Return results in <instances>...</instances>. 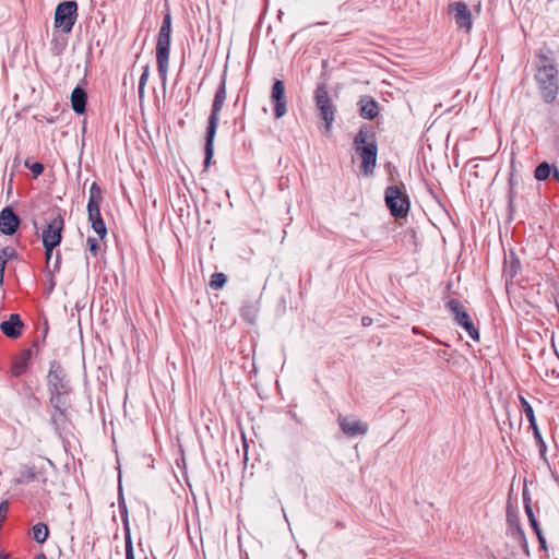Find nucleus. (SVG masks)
Masks as SVG:
<instances>
[{"label": "nucleus", "mask_w": 559, "mask_h": 559, "mask_svg": "<svg viewBox=\"0 0 559 559\" xmlns=\"http://www.w3.org/2000/svg\"><path fill=\"white\" fill-rule=\"evenodd\" d=\"M64 227V219L59 214L49 223H47L46 227L43 230L41 239L43 246L45 249V258L47 267H49L53 249L58 247L62 240V231Z\"/></svg>", "instance_id": "6"}, {"label": "nucleus", "mask_w": 559, "mask_h": 559, "mask_svg": "<svg viewBox=\"0 0 559 559\" xmlns=\"http://www.w3.org/2000/svg\"><path fill=\"white\" fill-rule=\"evenodd\" d=\"M226 70L224 71L221 83L214 94L211 114L209 116L207 120V127L205 132V145H204V169L206 170L211 163L212 158L214 156V140L219 122L221 111L223 110V107L225 105L226 98H227V90H226Z\"/></svg>", "instance_id": "1"}, {"label": "nucleus", "mask_w": 559, "mask_h": 559, "mask_svg": "<svg viewBox=\"0 0 559 559\" xmlns=\"http://www.w3.org/2000/svg\"><path fill=\"white\" fill-rule=\"evenodd\" d=\"M35 559H47V557L44 552H40L35 557Z\"/></svg>", "instance_id": "48"}, {"label": "nucleus", "mask_w": 559, "mask_h": 559, "mask_svg": "<svg viewBox=\"0 0 559 559\" xmlns=\"http://www.w3.org/2000/svg\"><path fill=\"white\" fill-rule=\"evenodd\" d=\"M507 522L511 528L518 527L521 525L519 515L512 504L507 506Z\"/></svg>", "instance_id": "29"}, {"label": "nucleus", "mask_w": 559, "mask_h": 559, "mask_svg": "<svg viewBox=\"0 0 559 559\" xmlns=\"http://www.w3.org/2000/svg\"><path fill=\"white\" fill-rule=\"evenodd\" d=\"M71 392H49V403L53 408V414L50 417V425L53 427L55 432L61 437L62 431L71 424L69 394Z\"/></svg>", "instance_id": "4"}, {"label": "nucleus", "mask_w": 559, "mask_h": 559, "mask_svg": "<svg viewBox=\"0 0 559 559\" xmlns=\"http://www.w3.org/2000/svg\"><path fill=\"white\" fill-rule=\"evenodd\" d=\"M536 58H537L536 71H543L544 69L548 70V69L558 68L557 63H556L555 52L549 48H540L536 52Z\"/></svg>", "instance_id": "18"}, {"label": "nucleus", "mask_w": 559, "mask_h": 559, "mask_svg": "<svg viewBox=\"0 0 559 559\" xmlns=\"http://www.w3.org/2000/svg\"><path fill=\"white\" fill-rule=\"evenodd\" d=\"M337 420L342 432L348 437L366 435L368 432V425L358 419L338 416Z\"/></svg>", "instance_id": "16"}, {"label": "nucleus", "mask_w": 559, "mask_h": 559, "mask_svg": "<svg viewBox=\"0 0 559 559\" xmlns=\"http://www.w3.org/2000/svg\"><path fill=\"white\" fill-rule=\"evenodd\" d=\"M33 539L38 544H44L49 536V527L45 523H37L32 527Z\"/></svg>", "instance_id": "26"}, {"label": "nucleus", "mask_w": 559, "mask_h": 559, "mask_svg": "<svg viewBox=\"0 0 559 559\" xmlns=\"http://www.w3.org/2000/svg\"><path fill=\"white\" fill-rule=\"evenodd\" d=\"M522 496H523V502H524V509H525V513L527 515V519H528V522H530V525L531 527L534 530V532H538L540 531V527H539V524L534 515V512H533V509H532V499H531V496L527 491L526 488L523 489V492H522Z\"/></svg>", "instance_id": "23"}, {"label": "nucleus", "mask_w": 559, "mask_h": 559, "mask_svg": "<svg viewBox=\"0 0 559 559\" xmlns=\"http://www.w3.org/2000/svg\"><path fill=\"white\" fill-rule=\"evenodd\" d=\"M362 118L372 120L379 115V105L371 96H362L358 103Z\"/></svg>", "instance_id": "19"}, {"label": "nucleus", "mask_w": 559, "mask_h": 559, "mask_svg": "<svg viewBox=\"0 0 559 559\" xmlns=\"http://www.w3.org/2000/svg\"><path fill=\"white\" fill-rule=\"evenodd\" d=\"M516 185V179L514 178L513 174L510 175L509 177V207L510 210L513 209V202H514V198H515V191H514V187Z\"/></svg>", "instance_id": "34"}, {"label": "nucleus", "mask_w": 559, "mask_h": 559, "mask_svg": "<svg viewBox=\"0 0 559 559\" xmlns=\"http://www.w3.org/2000/svg\"><path fill=\"white\" fill-rule=\"evenodd\" d=\"M533 430V435H534V439L538 445V450H539V454H540V457H543L544 460H546V450H547V447H546V443L543 439V436L538 429V426L535 427V428H531Z\"/></svg>", "instance_id": "31"}, {"label": "nucleus", "mask_w": 559, "mask_h": 559, "mask_svg": "<svg viewBox=\"0 0 559 559\" xmlns=\"http://www.w3.org/2000/svg\"><path fill=\"white\" fill-rule=\"evenodd\" d=\"M535 81L540 94L542 99L546 104H552L559 93V70L556 69H544L543 71H536Z\"/></svg>", "instance_id": "5"}, {"label": "nucleus", "mask_w": 559, "mask_h": 559, "mask_svg": "<svg viewBox=\"0 0 559 559\" xmlns=\"http://www.w3.org/2000/svg\"><path fill=\"white\" fill-rule=\"evenodd\" d=\"M316 107L325 123V132L330 133L335 118L336 107L333 104L325 84H319L314 91Z\"/></svg>", "instance_id": "8"}, {"label": "nucleus", "mask_w": 559, "mask_h": 559, "mask_svg": "<svg viewBox=\"0 0 559 559\" xmlns=\"http://www.w3.org/2000/svg\"><path fill=\"white\" fill-rule=\"evenodd\" d=\"M449 13L453 15L459 28L468 33L472 29V13L467 4L463 1H456L449 5Z\"/></svg>", "instance_id": "13"}, {"label": "nucleus", "mask_w": 559, "mask_h": 559, "mask_svg": "<svg viewBox=\"0 0 559 559\" xmlns=\"http://www.w3.org/2000/svg\"><path fill=\"white\" fill-rule=\"evenodd\" d=\"M7 263L8 262L4 259H2V257H0V287L3 285L4 270H5Z\"/></svg>", "instance_id": "43"}, {"label": "nucleus", "mask_w": 559, "mask_h": 559, "mask_svg": "<svg viewBox=\"0 0 559 559\" xmlns=\"http://www.w3.org/2000/svg\"><path fill=\"white\" fill-rule=\"evenodd\" d=\"M515 267H516V264H515L514 262H512V263H511V276H512V277H513V276L515 275V273H516Z\"/></svg>", "instance_id": "47"}, {"label": "nucleus", "mask_w": 559, "mask_h": 559, "mask_svg": "<svg viewBox=\"0 0 559 559\" xmlns=\"http://www.w3.org/2000/svg\"><path fill=\"white\" fill-rule=\"evenodd\" d=\"M124 544H126V559H135L134 552H133L132 538H128V542H124Z\"/></svg>", "instance_id": "40"}, {"label": "nucleus", "mask_w": 559, "mask_h": 559, "mask_svg": "<svg viewBox=\"0 0 559 559\" xmlns=\"http://www.w3.org/2000/svg\"><path fill=\"white\" fill-rule=\"evenodd\" d=\"M25 166L29 168V170L33 173L34 177H38L44 171V165L39 162L28 164V160L25 162Z\"/></svg>", "instance_id": "37"}, {"label": "nucleus", "mask_w": 559, "mask_h": 559, "mask_svg": "<svg viewBox=\"0 0 559 559\" xmlns=\"http://www.w3.org/2000/svg\"><path fill=\"white\" fill-rule=\"evenodd\" d=\"M402 241L405 245L412 246V250L417 251L418 242H417V234L414 229L406 230L402 236Z\"/></svg>", "instance_id": "30"}, {"label": "nucleus", "mask_w": 559, "mask_h": 559, "mask_svg": "<svg viewBox=\"0 0 559 559\" xmlns=\"http://www.w3.org/2000/svg\"><path fill=\"white\" fill-rule=\"evenodd\" d=\"M227 282V277L224 273H214L211 276L210 286L213 289H221Z\"/></svg>", "instance_id": "33"}, {"label": "nucleus", "mask_w": 559, "mask_h": 559, "mask_svg": "<svg viewBox=\"0 0 559 559\" xmlns=\"http://www.w3.org/2000/svg\"><path fill=\"white\" fill-rule=\"evenodd\" d=\"M373 320L372 318L365 316L361 318V324L362 326H370L372 324Z\"/></svg>", "instance_id": "46"}, {"label": "nucleus", "mask_w": 559, "mask_h": 559, "mask_svg": "<svg viewBox=\"0 0 559 559\" xmlns=\"http://www.w3.org/2000/svg\"><path fill=\"white\" fill-rule=\"evenodd\" d=\"M511 530H512L513 537L516 538L518 540H520L521 543H523L525 548H527L526 537H525V533H524L522 526L520 525V526L511 528Z\"/></svg>", "instance_id": "38"}, {"label": "nucleus", "mask_w": 559, "mask_h": 559, "mask_svg": "<svg viewBox=\"0 0 559 559\" xmlns=\"http://www.w3.org/2000/svg\"><path fill=\"white\" fill-rule=\"evenodd\" d=\"M519 400L523 407L525 416H526L527 420L530 421V427L531 428L537 427L536 418H535V414H534V409H533L532 405L522 395L519 396Z\"/></svg>", "instance_id": "28"}, {"label": "nucleus", "mask_w": 559, "mask_h": 559, "mask_svg": "<svg viewBox=\"0 0 559 559\" xmlns=\"http://www.w3.org/2000/svg\"><path fill=\"white\" fill-rule=\"evenodd\" d=\"M102 202H103L102 188L96 182H93L90 188V198H88V202H87V209L94 210L95 207H100Z\"/></svg>", "instance_id": "25"}, {"label": "nucleus", "mask_w": 559, "mask_h": 559, "mask_svg": "<svg viewBox=\"0 0 559 559\" xmlns=\"http://www.w3.org/2000/svg\"><path fill=\"white\" fill-rule=\"evenodd\" d=\"M21 225V218L11 206H5L0 212V233L5 236L14 235Z\"/></svg>", "instance_id": "15"}, {"label": "nucleus", "mask_w": 559, "mask_h": 559, "mask_svg": "<svg viewBox=\"0 0 559 559\" xmlns=\"http://www.w3.org/2000/svg\"><path fill=\"white\" fill-rule=\"evenodd\" d=\"M9 512V501L3 500L0 502V520L3 521L7 519Z\"/></svg>", "instance_id": "41"}, {"label": "nucleus", "mask_w": 559, "mask_h": 559, "mask_svg": "<svg viewBox=\"0 0 559 559\" xmlns=\"http://www.w3.org/2000/svg\"><path fill=\"white\" fill-rule=\"evenodd\" d=\"M259 302L255 301V302H250V304H246L242 308H241V317L242 319L250 323V324H254L257 322V319H258V313H259Z\"/></svg>", "instance_id": "24"}, {"label": "nucleus", "mask_w": 559, "mask_h": 559, "mask_svg": "<svg viewBox=\"0 0 559 559\" xmlns=\"http://www.w3.org/2000/svg\"><path fill=\"white\" fill-rule=\"evenodd\" d=\"M87 93L81 87L76 86L71 93V106L75 114L83 115L86 111Z\"/></svg>", "instance_id": "20"}, {"label": "nucleus", "mask_w": 559, "mask_h": 559, "mask_svg": "<svg viewBox=\"0 0 559 559\" xmlns=\"http://www.w3.org/2000/svg\"><path fill=\"white\" fill-rule=\"evenodd\" d=\"M24 326L20 314L12 313L9 319L1 322L0 330L9 338L15 340L22 334V328Z\"/></svg>", "instance_id": "17"}, {"label": "nucleus", "mask_w": 559, "mask_h": 559, "mask_svg": "<svg viewBox=\"0 0 559 559\" xmlns=\"http://www.w3.org/2000/svg\"><path fill=\"white\" fill-rule=\"evenodd\" d=\"M271 102L274 105V116L276 119L285 116L287 111V98L285 93V85L282 80L276 79L273 83L271 91Z\"/></svg>", "instance_id": "14"}, {"label": "nucleus", "mask_w": 559, "mask_h": 559, "mask_svg": "<svg viewBox=\"0 0 559 559\" xmlns=\"http://www.w3.org/2000/svg\"><path fill=\"white\" fill-rule=\"evenodd\" d=\"M24 393L27 397L28 404L32 407H36L39 404L38 397L33 392L32 388L29 385L24 386Z\"/></svg>", "instance_id": "35"}, {"label": "nucleus", "mask_w": 559, "mask_h": 559, "mask_svg": "<svg viewBox=\"0 0 559 559\" xmlns=\"http://www.w3.org/2000/svg\"><path fill=\"white\" fill-rule=\"evenodd\" d=\"M356 153L361 158L360 171L371 176L377 166L378 146L372 127L362 126L353 142Z\"/></svg>", "instance_id": "2"}, {"label": "nucleus", "mask_w": 559, "mask_h": 559, "mask_svg": "<svg viewBox=\"0 0 559 559\" xmlns=\"http://www.w3.org/2000/svg\"><path fill=\"white\" fill-rule=\"evenodd\" d=\"M0 257L8 262L10 259H15L17 257V252L12 247H4L0 249Z\"/></svg>", "instance_id": "36"}, {"label": "nucleus", "mask_w": 559, "mask_h": 559, "mask_svg": "<svg viewBox=\"0 0 559 559\" xmlns=\"http://www.w3.org/2000/svg\"><path fill=\"white\" fill-rule=\"evenodd\" d=\"M86 243H87L88 250L93 253V255L96 257L99 251V245H98L97 239H95L93 237H88L86 240Z\"/></svg>", "instance_id": "39"}, {"label": "nucleus", "mask_w": 559, "mask_h": 559, "mask_svg": "<svg viewBox=\"0 0 559 559\" xmlns=\"http://www.w3.org/2000/svg\"><path fill=\"white\" fill-rule=\"evenodd\" d=\"M87 213L88 219L92 224V228L100 239H104L107 235V227L102 218L100 207H95L94 210L87 209Z\"/></svg>", "instance_id": "21"}, {"label": "nucleus", "mask_w": 559, "mask_h": 559, "mask_svg": "<svg viewBox=\"0 0 559 559\" xmlns=\"http://www.w3.org/2000/svg\"><path fill=\"white\" fill-rule=\"evenodd\" d=\"M119 509H120V515H121V521H122L123 531H124V542H128V538H132V537H131V531H130V526H129L128 509H127V506H126V502L123 499L119 500Z\"/></svg>", "instance_id": "27"}, {"label": "nucleus", "mask_w": 559, "mask_h": 559, "mask_svg": "<svg viewBox=\"0 0 559 559\" xmlns=\"http://www.w3.org/2000/svg\"><path fill=\"white\" fill-rule=\"evenodd\" d=\"M60 263H61V255H60V252L57 251L53 267L50 272L51 273L58 272L60 270Z\"/></svg>", "instance_id": "44"}, {"label": "nucleus", "mask_w": 559, "mask_h": 559, "mask_svg": "<svg viewBox=\"0 0 559 559\" xmlns=\"http://www.w3.org/2000/svg\"><path fill=\"white\" fill-rule=\"evenodd\" d=\"M447 308L454 314V321L462 326L474 341H479V332L475 328L469 313L457 299H450Z\"/></svg>", "instance_id": "11"}, {"label": "nucleus", "mask_w": 559, "mask_h": 559, "mask_svg": "<svg viewBox=\"0 0 559 559\" xmlns=\"http://www.w3.org/2000/svg\"><path fill=\"white\" fill-rule=\"evenodd\" d=\"M47 390L49 392H71L72 388L64 368L58 360L49 364L47 373Z\"/></svg>", "instance_id": "10"}, {"label": "nucleus", "mask_w": 559, "mask_h": 559, "mask_svg": "<svg viewBox=\"0 0 559 559\" xmlns=\"http://www.w3.org/2000/svg\"><path fill=\"white\" fill-rule=\"evenodd\" d=\"M384 200L385 205L393 217L403 218L407 216L411 207V201L407 193L403 191L401 187H388L384 192Z\"/></svg>", "instance_id": "7"}, {"label": "nucleus", "mask_w": 559, "mask_h": 559, "mask_svg": "<svg viewBox=\"0 0 559 559\" xmlns=\"http://www.w3.org/2000/svg\"><path fill=\"white\" fill-rule=\"evenodd\" d=\"M148 75H150V66L146 64L144 67L143 73L139 81V102H140V104L142 103L143 97H144V90H145V86H146V83L148 80Z\"/></svg>", "instance_id": "32"}, {"label": "nucleus", "mask_w": 559, "mask_h": 559, "mask_svg": "<svg viewBox=\"0 0 559 559\" xmlns=\"http://www.w3.org/2000/svg\"><path fill=\"white\" fill-rule=\"evenodd\" d=\"M23 475L27 478L28 481H34L37 479L36 472L34 471V467H27Z\"/></svg>", "instance_id": "42"}, {"label": "nucleus", "mask_w": 559, "mask_h": 559, "mask_svg": "<svg viewBox=\"0 0 559 559\" xmlns=\"http://www.w3.org/2000/svg\"><path fill=\"white\" fill-rule=\"evenodd\" d=\"M170 43H171V14L167 12L164 15L162 26L158 32L157 44H156V61L157 71L162 84L165 85L167 81L169 55H170Z\"/></svg>", "instance_id": "3"}, {"label": "nucleus", "mask_w": 559, "mask_h": 559, "mask_svg": "<svg viewBox=\"0 0 559 559\" xmlns=\"http://www.w3.org/2000/svg\"><path fill=\"white\" fill-rule=\"evenodd\" d=\"M538 539V543L543 549H546V539L542 533V530L535 533Z\"/></svg>", "instance_id": "45"}, {"label": "nucleus", "mask_w": 559, "mask_h": 559, "mask_svg": "<svg viewBox=\"0 0 559 559\" xmlns=\"http://www.w3.org/2000/svg\"><path fill=\"white\" fill-rule=\"evenodd\" d=\"M554 173V177L559 181V173L555 165H550L547 162L540 163L534 171V177L538 181H544L549 178V176Z\"/></svg>", "instance_id": "22"}, {"label": "nucleus", "mask_w": 559, "mask_h": 559, "mask_svg": "<svg viewBox=\"0 0 559 559\" xmlns=\"http://www.w3.org/2000/svg\"><path fill=\"white\" fill-rule=\"evenodd\" d=\"M38 342L34 341L29 348H23L11 357L9 373L13 378H20L25 374L28 369L29 360L33 356V347H37Z\"/></svg>", "instance_id": "12"}, {"label": "nucleus", "mask_w": 559, "mask_h": 559, "mask_svg": "<svg viewBox=\"0 0 559 559\" xmlns=\"http://www.w3.org/2000/svg\"><path fill=\"white\" fill-rule=\"evenodd\" d=\"M78 19V3L75 1H62L55 11L53 24L56 28L68 34L72 31Z\"/></svg>", "instance_id": "9"}]
</instances>
